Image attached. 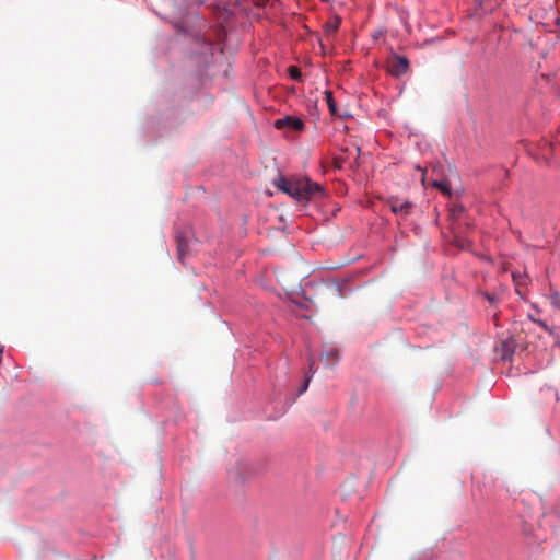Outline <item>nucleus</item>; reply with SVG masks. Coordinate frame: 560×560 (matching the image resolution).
<instances>
[{
  "label": "nucleus",
  "mask_w": 560,
  "mask_h": 560,
  "mask_svg": "<svg viewBox=\"0 0 560 560\" xmlns=\"http://www.w3.org/2000/svg\"><path fill=\"white\" fill-rule=\"evenodd\" d=\"M275 184L283 192L301 201H307L315 195L322 192V187L308 178L288 179L283 176H279L275 179Z\"/></svg>",
  "instance_id": "1"
},
{
  "label": "nucleus",
  "mask_w": 560,
  "mask_h": 560,
  "mask_svg": "<svg viewBox=\"0 0 560 560\" xmlns=\"http://www.w3.org/2000/svg\"><path fill=\"white\" fill-rule=\"evenodd\" d=\"M409 70V60L399 55H393L387 60V71L395 78H400Z\"/></svg>",
  "instance_id": "2"
},
{
  "label": "nucleus",
  "mask_w": 560,
  "mask_h": 560,
  "mask_svg": "<svg viewBox=\"0 0 560 560\" xmlns=\"http://www.w3.org/2000/svg\"><path fill=\"white\" fill-rule=\"evenodd\" d=\"M387 205L395 214H397L401 218L408 217L413 209L412 202H410L409 200H406V199L398 198V197L388 198Z\"/></svg>",
  "instance_id": "3"
},
{
  "label": "nucleus",
  "mask_w": 560,
  "mask_h": 560,
  "mask_svg": "<svg viewBox=\"0 0 560 560\" xmlns=\"http://www.w3.org/2000/svg\"><path fill=\"white\" fill-rule=\"evenodd\" d=\"M275 127L277 129L289 128L294 131H301L304 127V122L299 117L287 116L284 118L277 119L275 121Z\"/></svg>",
  "instance_id": "4"
},
{
  "label": "nucleus",
  "mask_w": 560,
  "mask_h": 560,
  "mask_svg": "<svg viewBox=\"0 0 560 560\" xmlns=\"http://www.w3.org/2000/svg\"><path fill=\"white\" fill-rule=\"evenodd\" d=\"M342 151L347 154L335 156L332 160L334 166L339 170L342 168L345 164L350 163L349 160H350L351 155H353L354 162H357L360 156V148L359 147H354L352 150L347 148Z\"/></svg>",
  "instance_id": "5"
},
{
  "label": "nucleus",
  "mask_w": 560,
  "mask_h": 560,
  "mask_svg": "<svg viewBox=\"0 0 560 560\" xmlns=\"http://www.w3.org/2000/svg\"><path fill=\"white\" fill-rule=\"evenodd\" d=\"M322 360L327 365H335L339 360V351L336 347L327 346L324 348L322 353Z\"/></svg>",
  "instance_id": "6"
},
{
  "label": "nucleus",
  "mask_w": 560,
  "mask_h": 560,
  "mask_svg": "<svg viewBox=\"0 0 560 560\" xmlns=\"http://www.w3.org/2000/svg\"><path fill=\"white\" fill-rule=\"evenodd\" d=\"M176 243H177L178 259L183 261L184 257L186 255L187 242L185 241V238L182 235L177 234Z\"/></svg>",
  "instance_id": "7"
},
{
  "label": "nucleus",
  "mask_w": 560,
  "mask_h": 560,
  "mask_svg": "<svg viewBox=\"0 0 560 560\" xmlns=\"http://www.w3.org/2000/svg\"><path fill=\"white\" fill-rule=\"evenodd\" d=\"M341 23V20L338 16H335L330 21L325 23V32L327 35L334 34L337 32Z\"/></svg>",
  "instance_id": "8"
},
{
  "label": "nucleus",
  "mask_w": 560,
  "mask_h": 560,
  "mask_svg": "<svg viewBox=\"0 0 560 560\" xmlns=\"http://www.w3.org/2000/svg\"><path fill=\"white\" fill-rule=\"evenodd\" d=\"M325 100L331 115H337V104L334 100L332 92L329 90L325 91Z\"/></svg>",
  "instance_id": "9"
},
{
  "label": "nucleus",
  "mask_w": 560,
  "mask_h": 560,
  "mask_svg": "<svg viewBox=\"0 0 560 560\" xmlns=\"http://www.w3.org/2000/svg\"><path fill=\"white\" fill-rule=\"evenodd\" d=\"M464 212V207L462 205H454L451 209H450V218L455 221L457 220L460 214Z\"/></svg>",
  "instance_id": "10"
},
{
  "label": "nucleus",
  "mask_w": 560,
  "mask_h": 560,
  "mask_svg": "<svg viewBox=\"0 0 560 560\" xmlns=\"http://www.w3.org/2000/svg\"><path fill=\"white\" fill-rule=\"evenodd\" d=\"M433 186L440 189L442 192L450 195L451 194V185L448 182H434Z\"/></svg>",
  "instance_id": "11"
},
{
  "label": "nucleus",
  "mask_w": 560,
  "mask_h": 560,
  "mask_svg": "<svg viewBox=\"0 0 560 560\" xmlns=\"http://www.w3.org/2000/svg\"><path fill=\"white\" fill-rule=\"evenodd\" d=\"M526 278H527L526 276L513 273V280L515 282L516 291L518 294H521L520 287L523 284H526Z\"/></svg>",
  "instance_id": "12"
},
{
  "label": "nucleus",
  "mask_w": 560,
  "mask_h": 560,
  "mask_svg": "<svg viewBox=\"0 0 560 560\" xmlns=\"http://www.w3.org/2000/svg\"><path fill=\"white\" fill-rule=\"evenodd\" d=\"M288 72H289V75L291 77V79H293V80H300L302 77L301 70L296 66H290L288 68Z\"/></svg>",
  "instance_id": "13"
},
{
  "label": "nucleus",
  "mask_w": 560,
  "mask_h": 560,
  "mask_svg": "<svg viewBox=\"0 0 560 560\" xmlns=\"http://www.w3.org/2000/svg\"><path fill=\"white\" fill-rule=\"evenodd\" d=\"M532 320H533L534 323H536L537 325H539L542 329H545L546 331H548L550 335H555V330H553L551 327H549V326L546 324V322H544V320H541V319H534V318H532Z\"/></svg>",
  "instance_id": "14"
},
{
  "label": "nucleus",
  "mask_w": 560,
  "mask_h": 560,
  "mask_svg": "<svg viewBox=\"0 0 560 560\" xmlns=\"http://www.w3.org/2000/svg\"><path fill=\"white\" fill-rule=\"evenodd\" d=\"M550 299H551L552 305H555L556 307L560 308V294L559 293H553V294H551Z\"/></svg>",
  "instance_id": "15"
},
{
  "label": "nucleus",
  "mask_w": 560,
  "mask_h": 560,
  "mask_svg": "<svg viewBox=\"0 0 560 560\" xmlns=\"http://www.w3.org/2000/svg\"><path fill=\"white\" fill-rule=\"evenodd\" d=\"M308 382H310V377H307L304 382V384L302 385L301 389H300V394L304 393L306 389H307V386H308Z\"/></svg>",
  "instance_id": "16"
},
{
  "label": "nucleus",
  "mask_w": 560,
  "mask_h": 560,
  "mask_svg": "<svg viewBox=\"0 0 560 560\" xmlns=\"http://www.w3.org/2000/svg\"><path fill=\"white\" fill-rule=\"evenodd\" d=\"M455 240H456V241H455V242H456V244H457L459 247H462V248H464V247H465V245H464V241H462V240H457V236H455Z\"/></svg>",
  "instance_id": "17"
},
{
  "label": "nucleus",
  "mask_w": 560,
  "mask_h": 560,
  "mask_svg": "<svg viewBox=\"0 0 560 560\" xmlns=\"http://www.w3.org/2000/svg\"><path fill=\"white\" fill-rule=\"evenodd\" d=\"M334 287H335V290L338 292V295L342 296V294L340 293V285L338 283H334Z\"/></svg>",
  "instance_id": "18"
},
{
  "label": "nucleus",
  "mask_w": 560,
  "mask_h": 560,
  "mask_svg": "<svg viewBox=\"0 0 560 560\" xmlns=\"http://www.w3.org/2000/svg\"><path fill=\"white\" fill-rule=\"evenodd\" d=\"M486 298L487 300L490 302V303H493L494 302V298L490 294H486Z\"/></svg>",
  "instance_id": "19"
},
{
  "label": "nucleus",
  "mask_w": 560,
  "mask_h": 560,
  "mask_svg": "<svg viewBox=\"0 0 560 560\" xmlns=\"http://www.w3.org/2000/svg\"><path fill=\"white\" fill-rule=\"evenodd\" d=\"M313 365H314V361H311V363H310V369L311 370L313 369Z\"/></svg>",
  "instance_id": "20"
}]
</instances>
